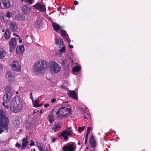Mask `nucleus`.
<instances>
[{
	"label": "nucleus",
	"instance_id": "nucleus-1",
	"mask_svg": "<svg viewBox=\"0 0 151 151\" xmlns=\"http://www.w3.org/2000/svg\"><path fill=\"white\" fill-rule=\"evenodd\" d=\"M23 106V102L21 98L19 96L13 97L11 101L10 109L12 112H18L20 111Z\"/></svg>",
	"mask_w": 151,
	"mask_h": 151
},
{
	"label": "nucleus",
	"instance_id": "nucleus-2",
	"mask_svg": "<svg viewBox=\"0 0 151 151\" xmlns=\"http://www.w3.org/2000/svg\"><path fill=\"white\" fill-rule=\"evenodd\" d=\"M46 62L42 60H39L34 65L33 69L35 72L42 73L46 67Z\"/></svg>",
	"mask_w": 151,
	"mask_h": 151
},
{
	"label": "nucleus",
	"instance_id": "nucleus-3",
	"mask_svg": "<svg viewBox=\"0 0 151 151\" xmlns=\"http://www.w3.org/2000/svg\"><path fill=\"white\" fill-rule=\"evenodd\" d=\"M51 65L50 71L54 73L59 72L61 70L60 66L55 62H52Z\"/></svg>",
	"mask_w": 151,
	"mask_h": 151
},
{
	"label": "nucleus",
	"instance_id": "nucleus-4",
	"mask_svg": "<svg viewBox=\"0 0 151 151\" xmlns=\"http://www.w3.org/2000/svg\"><path fill=\"white\" fill-rule=\"evenodd\" d=\"M75 143H68L64 145L62 147L63 151H74L75 148L74 146Z\"/></svg>",
	"mask_w": 151,
	"mask_h": 151
},
{
	"label": "nucleus",
	"instance_id": "nucleus-5",
	"mask_svg": "<svg viewBox=\"0 0 151 151\" xmlns=\"http://www.w3.org/2000/svg\"><path fill=\"white\" fill-rule=\"evenodd\" d=\"M8 121H6L5 119H0V134L1 133L6 127L8 126L9 122V119L8 118Z\"/></svg>",
	"mask_w": 151,
	"mask_h": 151
},
{
	"label": "nucleus",
	"instance_id": "nucleus-6",
	"mask_svg": "<svg viewBox=\"0 0 151 151\" xmlns=\"http://www.w3.org/2000/svg\"><path fill=\"white\" fill-rule=\"evenodd\" d=\"M11 67L12 69L15 71L19 72L21 71V66L18 62L17 61H14L12 62Z\"/></svg>",
	"mask_w": 151,
	"mask_h": 151
},
{
	"label": "nucleus",
	"instance_id": "nucleus-7",
	"mask_svg": "<svg viewBox=\"0 0 151 151\" xmlns=\"http://www.w3.org/2000/svg\"><path fill=\"white\" fill-rule=\"evenodd\" d=\"M32 6L34 9L40 12H44L46 10L45 6L38 3H37Z\"/></svg>",
	"mask_w": 151,
	"mask_h": 151
},
{
	"label": "nucleus",
	"instance_id": "nucleus-8",
	"mask_svg": "<svg viewBox=\"0 0 151 151\" xmlns=\"http://www.w3.org/2000/svg\"><path fill=\"white\" fill-rule=\"evenodd\" d=\"M62 125V124L61 122H55L54 124L52 125L51 128L54 132H56L59 130L61 128Z\"/></svg>",
	"mask_w": 151,
	"mask_h": 151
},
{
	"label": "nucleus",
	"instance_id": "nucleus-9",
	"mask_svg": "<svg viewBox=\"0 0 151 151\" xmlns=\"http://www.w3.org/2000/svg\"><path fill=\"white\" fill-rule=\"evenodd\" d=\"M1 2L3 4L2 6H1V9L8 8L11 6L10 2L9 0H2Z\"/></svg>",
	"mask_w": 151,
	"mask_h": 151
},
{
	"label": "nucleus",
	"instance_id": "nucleus-10",
	"mask_svg": "<svg viewBox=\"0 0 151 151\" xmlns=\"http://www.w3.org/2000/svg\"><path fill=\"white\" fill-rule=\"evenodd\" d=\"M12 93H6L3 96V99L6 103H8L12 98Z\"/></svg>",
	"mask_w": 151,
	"mask_h": 151
},
{
	"label": "nucleus",
	"instance_id": "nucleus-11",
	"mask_svg": "<svg viewBox=\"0 0 151 151\" xmlns=\"http://www.w3.org/2000/svg\"><path fill=\"white\" fill-rule=\"evenodd\" d=\"M9 28L13 32H16L18 30V28L16 23L12 22L9 24Z\"/></svg>",
	"mask_w": 151,
	"mask_h": 151
},
{
	"label": "nucleus",
	"instance_id": "nucleus-12",
	"mask_svg": "<svg viewBox=\"0 0 151 151\" xmlns=\"http://www.w3.org/2000/svg\"><path fill=\"white\" fill-rule=\"evenodd\" d=\"M67 106L66 105H63L60 108L62 112L61 113V115L64 113L67 112V111L69 112L70 114H72L73 112L72 110L70 109L66 108Z\"/></svg>",
	"mask_w": 151,
	"mask_h": 151
},
{
	"label": "nucleus",
	"instance_id": "nucleus-13",
	"mask_svg": "<svg viewBox=\"0 0 151 151\" xmlns=\"http://www.w3.org/2000/svg\"><path fill=\"white\" fill-rule=\"evenodd\" d=\"M6 76L9 81H13L15 80L14 77L11 71H8L6 73Z\"/></svg>",
	"mask_w": 151,
	"mask_h": 151
},
{
	"label": "nucleus",
	"instance_id": "nucleus-14",
	"mask_svg": "<svg viewBox=\"0 0 151 151\" xmlns=\"http://www.w3.org/2000/svg\"><path fill=\"white\" fill-rule=\"evenodd\" d=\"M60 31L61 35L63 37L65 40L68 41V43H70V40L69 39V36L66 33V32L65 30L62 29H61Z\"/></svg>",
	"mask_w": 151,
	"mask_h": 151
},
{
	"label": "nucleus",
	"instance_id": "nucleus-15",
	"mask_svg": "<svg viewBox=\"0 0 151 151\" xmlns=\"http://www.w3.org/2000/svg\"><path fill=\"white\" fill-rule=\"evenodd\" d=\"M89 142L90 146L93 148H94L97 145L94 139V137L93 135H92L90 138Z\"/></svg>",
	"mask_w": 151,
	"mask_h": 151
},
{
	"label": "nucleus",
	"instance_id": "nucleus-16",
	"mask_svg": "<svg viewBox=\"0 0 151 151\" xmlns=\"http://www.w3.org/2000/svg\"><path fill=\"white\" fill-rule=\"evenodd\" d=\"M72 135L71 132L66 130L63 131L61 134V136L63 137L65 140H67L68 139V136H71Z\"/></svg>",
	"mask_w": 151,
	"mask_h": 151
},
{
	"label": "nucleus",
	"instance_id": "nucleus-17",
	"mask_svg": "<svg viewBox=\"0 0 151 151\" xmlns=\"http://www.w3.org/2000/svg\"><path fill=\"white\" fill-rule=\"evenodd\" d=\"M16 44L17 41L15 38H12L9 42V46L12 49H14V47L16 45Z\"/></svg>",
	"mask_w": 151,
	"mask_h": 151
},
{
	"label": "nucleus",
	"instance_id": "nucleus-18",
	"mask_svg": "<svg viewBox=\"0 0 151 151\" xmlns=\"http://www.w3.org/2000/svg\"><path fill=\"white\" fill-rule=\"evenodd\" d=\"M24 50V47L22 45L18 47H17L16 49V53L18 55H21L23 52Z\"/></svg>",
	"mask_w": 151,
	"mask_h": 151
},
{
	"label": "nucleus",
	"instance_id": "nucleus-19",
	"mask_svg": "<svg viewBox=\"0 0 151 151\" xmlns=\"http://www.w3.org/2000/svg\"><path fill=\"white\" fill-rule=\"evenodd\" d=\"M29 137L28 136H27V137L22 139L23 142L21 150H23L25 148V147L27 146V144L28 143V138Z\"/></svg>",
	"mask_w": 151,
	"mask_h": 151
},
{
	"label": "nucleus",
	"instance_id": "nucleus-20",
	"mask_svg": "<svg viewBox=\"0 0 151 151\" xmlns=\"http://www.w3.org/2000/svg\"><path fill=\"white\" fill-rule=\"evenodd\" d=\"M6 114L3 110H0V119H5L8 121V118L5 116Z\"/></svg>",
	"mask_w": 151,
	"mask_h": 151
},
{
	"label": "nucleus",
	"instance_id": "nucleus-21",
	"mask_svg": "<svg viewBox=\"0 0 151 151\" xmlns=\"http://www.w3.org/2000/svg\"><path fill=\"white\" fill-rule=\"evenodd\" d=\"M68 95L70 97L74 99L75 100L78 99L76 93L73 91H70L68 93Z\"/></svg>",
	"mask_w": 151,
	"mask_h": 151
},
{
	"label": "nucleus",
	"instance_id": "nucleus-22",
	"mask_svg": "<svg viewBox=\"0 0 151 151\" xmlns=\"http://www.w3.org/2000/svg\"><path fill=\"white\" fill-rule=\"evenodd\" d=\"M47 119L50 124H52L55 121V118L53 114H50L48 116Z\"/></svg>",
	"mask_w": 151,
	"mask_h": 151
},
{
	"label": "nucleus",
	"instance_id": "nucleus-23",
	"mask_svg": "<svg viewBox=\"0 0 151 151\" xmlns=\"http://www.w3.org/2000/svg\"><path fill=\"white\" fill-rule=\"evenodd\" d=\"M10 33L9 30L8 28L6 29L4 35V37L5 39H8L10 37Z\"/></svg>",
	"mask_w": 151,
	"mask_h": 151
},
{
	"label": "nucleus",
	"instance_id": "nucleus-24",
	"mask_svg": "<svg viewBox=\"0 0 151 151\" xmlns=\"http://www.w3.org/2000/svg\"><path fill=\"white\" fill-rule=\"evenodd\" d=\"M11 86L10 85H8L6 86L4 89V91L6 93H12L11 92Z\"/></svg>",
	"mask_w": 151,
	"mask_h": 151
},
{
	"label": "nucleus",
	"instance_id": "nucleus-25",
	"mask_svg": "<svg viewBox=\"0 0 151 151\" xmlns=\"http://www.w3.org/2000/svg\"><path fill=\"white\" fill-rule=\"evenodd\" d=\"M30 8L27 6L26 5L23 6L22 10L23 12L25 14H27L30 12Z\"/></svg>",
	"mask_w": 151,
	"mask_h": 151
},
{
	"label": "nucleus",
	"instance_id": "nucleus-26",
	"mask_svg": "<svg viewBox=\"0 0 151 151\" xmlns=\"http://www.w3.org/2000/svg\"><path fill=\"white\" fill-rule=\"evenodd\" d=\"M52 24L54 30L57 32L60 29L59 25L53 21H52Z\"/></svg>",
	"mask_w": 151,
	"mask_h": 151
},
{
	"label": "nucleus",
	"instance_id": "nucleus-27",
	"mask_svg": "<svg viewBox=\"0 0 151 151\" xmlns=\"http://www.w3.org/2000/svg\"><path fill=\"white\" fill-rule=\"evenodd\" d=\"M6 53V52L4 49L0 47V59L4 58L5 56Z\"/></svg>",
	"mask_w": 151,
	"mask_h": 151
},
{
	"label": "nucleus",
	"instance_id": "nucleus-28",
	"mask_svg": "<svg viewBox=\"0 0 151 151\" xmlns=\"http://www.w3.org/2000/svg\"><path fill=\"white\" fill-rule=\"evenodd\" d=\"M41 24V20L37 19L34 24V26L36 28H39L40 27Z\"/></svg>",
	"mask_w": 151,
	"mask_h": 151
},
{
	"label": "nucleus",
	"instance_id": "nucleus-29",
	"mask_svg": "<svg viewBox=\"0 0 151 151\" xmlns=\"http://www.w3.org/2000/svg\"><path fill=\"white\" fill-rule=\"evenodd\" d=\"M33 124L31 122H28L26 123V126L28 129H31L33 127Z\"/></svg>",
	"mask_w": 151,
	"mask_h": 151
},
{
	"label": "nucleus",
	"instance_id": "nucleus-30",
	"mask_svg": "<svg viewBox=\"0 0 151 151\" xmlns=\"http://www.w3.org/2000/svg\"><path fill=\"white\" fill-rule=\"evenodd\" d=\"M40 151H48L47 149L42 145H40L38 147Z\"/></svg>",
	"mask_w": 151,
	"mask_h": 151
},
{
	"label": "nucleus",
	"instance_id": "nucleus-31",
	"mask_svg": "<svg viewBox=\"0 0 151 151\" xmlns=\"http://www.w3.org/2000/svg\"><path fill=\"white\" fill-rule=\"evenodd\" d=\"M81 69L79 66H76L73 69V71L74 72H78Z\"/></svg>",
	"mask_w": 151,
	"mask_h": 151
},
{
	"label": "nucleus",
	"instance_id": "nucleus-32",
	"mask_svg": "<svg viewBox=\"0 0 151 151\" xmlns=\"http://www.w3.org/2000/svg\"><path fill=\"white\" fill-rule=\"evenodd\" d=\"M5 16L8 18H11L12 17V14L10 12L8 11L6 13Z\"/></svg>",
	"mask_w": 151,
	"mask_h": 151
},
{
	"label": "nucleus",
	"instance_id": "nucleus-33",
	"mask_svg": "<svg viewBox=\"0 0 151 151\" xmlns=\"http://www.w3.org/2000/svg\"><path fill=\"white\" fill-rule=\"evenodd\" d=\"M39 102L38 100L37 99H36L35 100V103H34V106L36 107H39L41 106V105H38Z\"/></svg>",
	"mask_w": 151,
	"mask_h": 151
},
{
	"label": "nucleus",
	"instance_id": "nucleus-34",
	"mask_svg": "<svg viewBox=\"0 0 151 151\" xmlns=\"http://www.w3.org/2000/svg\"><path fill=\"white\" fill-rule=\"evenodd\" d=\"M65 50V47H62L61 49L59 51V52H61L62 53L63 52H64Z\"/></svg>",
	"mask_w": 151,
	"mask_h": 151
},
{
	"label": "nucleus",
	"instance_id": "nucleus-35",
	"mask_svg": "<svg viewBox=\"0 0 151 151\" xmlns=\"http://www.w3.org/2000/svg\"><path fill=\"white\" fill-rule=\"evenodd\" d=\"M84 127H79L78 128V131L80 132L81 131H83L84 130Z\"/></svg>",
	"mask_w": 151,
	"mask_h": 151
},
{
	"label": "nucleus",
	"instance_id": "nucleus-36",
	"mask_svg": "<svg viewBox=\"0 0 151 151\" xmlns=\"http://www.w3.org/2000/svg\"><path fill=\"white\" fill-rule=\"evenodd\" d=\"M88 135H89V134H86V135L85 139V144H86V143H87V141L88 137Z\"/></svg>",
	"mask_w": 151,
	"mask_h": 151
},
{
	"label": "nucleus",
	"instance_id": "nucleus-37",
	"mask_svg": "<svg viewBox=\"0 0 151 151\" xmlns=\"http://www.w3.org/2000/svg\"><path fill=\"white\" fill-rule=\"evenodd\" d=\"M61 112H62L60 108H59V110H58L56 112V114L58 115L60 114V113L61 114Z\"/></svg>",
	"mask_w": 151,
	"mask_h": 151
},
{
	"label": "nucleus",
	"instance_id": "nucleus-38",
	"mask_svg": "<svg viewBox=\"0 0 151 151\" xmlns=\"http://www.w3.org/2000/svg\"><path fill=\"white\" fill-rule=\"evenodd\" d=\"M71 114H70L69 112H68V113H66L65 115H62L63 117H68Z\"/></svg>",
	"mask_w": 151,
	"mask_h": 151
},
{
	"label": "nucleus",
	"instance_id": "nucleus-39",
	"mask_svg": "<svg viewBox=\"0 0 151 151\" xmlns=\"http://www.w3.org/2000/svg\"><path fill=\"white\" fill-rule=\"evenodd\" d=\"M91 127H88L87 129L86 134H89V133H90V132L91 130Z\"/></svg>",
	"mask_w": 151,
	"mask_h": 151
},
{
	"label": "nucleus",
	"instance_id": "nucleus-40",
	"mask_svg": "<svg viewBox=\"0 0 151 151\" xmlns=\"http://www.w3.org/2000/svg\"><path fill=\"white\" fill-rule=\"evenodd\" d=\"M55 43L58 45H59V40H58V38H55Z\"/></svg>",
	"mask_w": 151,
	"mask_h": 151
},
{
	"label": "nucleus",
	"instance_id": "nucleus-41",
	"mask_svg": "<svg viewBox=\"0 0 151 151\" xmlns=\"http://www.w3.org/2000/svg\"><path fill=\"white\" fill-rule=\"evenodd\" d=\"M66 61H67L66 60H63L61 63V65H65V63L66 62Z\"/></svg>",
	"mask_w": 151,
	"mask_h": 151
},
{
	"label": "nucleus",
	"instance_id": "nucleus-42",
	"mask_svg": "<svg viewBox=\"0 0 151 151\" xmlns=\"http://www.w3.org/2000/svg\"><path fill=\"white\" fill-rule=\"evenodd\" d=\"M59 39H60V45H61V44L62 45H63V41L62 39L60 37Z\"/></svg>",
	"mask_w": 151,
	"mask_h": 151
},
{
	"label": "nucleus",
	"instance_id": "nucleus-43",
	"mask_svg": "<svg viewBox=\"0 0 151 151\" xmlns=\"http://www.w3.org/2000/svg\"><path fill=\"white\" fill-rule=\"evenodd\" d=\"M56 101V99L55 98H53L51 100V102L52 103H54Z\"/></svg>",
	"mask_w": 151,
	"mask_h": 151
},
{
	"label": "nucleus",
	"instance_id": "nucleus-44",
	"mask_svg": "<svg viewBox=\"0 0 151 151\" xmlns=\"http://www.w3.org/2000/svg\"><path fill=\"white\" fill-rule=\"evenodd\" d=\"M4 15L3 14H0V18L1 19H4Z\"/></svg>",
	"mask_w": 151,
	"mask_h": 151
},
{
	"label": "nucleus",
	"instance_id": "nucleus-45",
	"mask_svg": "<svg viewBox=\"0 0 151 151\" xmlns=\"http://www.w3.org/2000/svg\"><path fill=\"white\" fill-rule=\"evenodd\" d=\"M31 141V143L30 144V146H32V145H34L35 143H34V142H33L32 141Z\"/></svg>",
	"mask_w": 151,
	"mask_h": 151
},
{
	"label": "nucleus",
	"instance_id": "nucleus-46",
	"mask_svg": "<svg viewBox=\"0 0 151 151\" xmlns=\"http://www.w3.org/2000/svg\"><path fill=\"white\" fill-rule=\"evenodd\" d=\"M20 145L19 144V143H17L15 145V146L16 147H18L20 146Z\"/></svg>",
	"mask_w": 151,
	"mask_h": 151
},
{
	"label": "nucleus",
	"instance_id": "nucleus-47",
	"mask_svg": "<svg viewBox=\"0 0 151 151\" xmlns=\"http://www.w3.org/2000/svg\"><path fill=\"white\" fill-rule=\"evenodd\" d=\"M13 35L14 36H16L17 37H18V38H20V37H19V36L18 35H17L15 33H14L13 34Z\"/></svg>",
	"mask_w": 151,
	"mask_h": 151
},
{
	"label": "nucleus",
	"instance_id": "nucleus-48",
	"mask_svg": "<svg viewBox=\"0 0 151 151\" xmlns=\"http://www.w3.org/2000/svg\"><path fill=\"white\" fill-rule=\"evenodd\" d=\"M50 105L49 104H46L44 105V107H47L49 106Z\"/></svg>",
	"mask_w": 151,
	"mask_h": 151
},
{
	"label": "nucleus",
	"instance_id": "nucleus-49",
	"mask_svg": "<svg viewBox=\"0 0 151 151\" xmlns=\"http://www.w3.org/2000/svg\"><path fill=\"white\" fill-rule=\"evenodd\" d=\"M72 128L71 127H70L68 128V129H69V130L70 132H71V133H73V131H72V129H71Z\"/></svg>",
	"mask_w": 151,
	"mask_h": 151
},
{
	"label": "nucleus",
	"instance_id": "nucleus-50",
	"mask_svg": "<svg viewBox=\"0 0 151 151\" xmlns=\"http://www.w3.org/2000/svg\"><path fill=\"white\" fill-rule=\"evenodd\" d=\"M74 4L75 5H77L78 4V2L76 1H75L74 2Z\"/></svg>",
	"mask_w": 151,
	"mask_h": 151
},
{
	"label": "nucleus",
	"instance_id": "nucleus-51",
	"mask_svg": "<svg viewBox=\"0 0 151 151\" xmlns=\"http://www.w3.org/2000/svg\"><path fill=\"white\" fill-rule=\"evenodd\" d=\"M3 69V67L0 64V71H1V70Z\"/></svg>",
	"mask_w": 151,
	"mask_h": 151
},
{
	"label": "nucleus",
	"instance_id": "nucleus-52",
	"mask_svg": "<svg viewBox=\"0 0 151 151\" xmlns=\"http://www.w3.org/2000/svg\"><path fill=\"white\" fill-rule=\"evenodd\" d=\"M19 43H21L22 42V39L20 38H20H19Z\"/></svg>",
	"mask_w": 151,
	"mask_h": 151
},
{
	"label": "nucleus",
	"instance_id": "nucleus-53",
	"mask_svg": "<svg viewBox=\"0 0 151 151\" xmlns=\"http://www.w3.org/2000/svg\"><path fill=\"white\" fill-rule=\"evenodd\" d=\"M69 48L71 49H72V48H73V46L72 45H69Z\"/></svg>",
	"mask_w": 151,
	"mask_h": 151
},
{
	"label": "nucleus",
	"instance_id": "nucleus-54",
	"mask_svg": "<svg viewBox=\"0 0 151 151\" xmlns=\"http://www.w3.org/2000/svg\"><path fill=\"white\" fill-rule=\"evenodd\" d=\"M61 7L60 6L57 9V10L58 11H61Z\"/></svg>",
	"mask_w": 151,
	"mask_h": 151
},
{
	"label": "nucleus",
	"instance_id": "nucleus-55",
	"mask_svg": "<svg viewBox=\"0 0 151 151\" xmlns=\"http://www.w3.org/2000/svg\"><path fill=\"white\" fill-rule=\"evenodd\" d=\"M33 97V96H32V93H31L30 94V98H32Z\"/></svg>",
	"mask_w": 151,
	"mask_h": 151
},
{
	"label": "nucleus",
	"instance_id": "nucleus-56",
	"mask_svg": "<svg viewBox=\"0 0 151 151\" xmlns=\"http://www.w3.org/2000/svg\"><path fill=\"white\" fill-rule=\"evenodd\" d=\"M4 106L6 107L7 109H8L9 107V106L8 104Z\"/></svg>",
	"mask_w": 151,
	"mask_h": 151
},
{
	"label": "nucleus",
	"instance_id": "nucleus-57",
	"mask_svg": "<svg viewBox=\"0 0 151 151\" xmlns=\"http://www.w3.org/2000/svg\"><path fill=\"white\" fill-rule=\"evenodd\" d=\"M55 139L54 138L52 139V142H55Z\"/></svg>",
	"mask_w": 151,
	"mask_h": 151
},
{
	"label": "nucleus",
	"instance_id": "nucleus-58",
	"mask_svg": "<svg viewBox=\"0 0 151 151\" xmlns=\"http://www.w3.org/2000/svg\"><path fill=\"white\" fill-rule=\"evenodd\" d=\"M2 3V2H1L0 1V8H1V4Z\"/></svg>",
	"mask_w": 151,
	"mask_h": 151
},
{
	"label": "nucleus",
	"instance_id": "nucleus-59",
	"mask_svg": "<svg viewBox=\"0 0 151 151\" xmlns=\"http://www.w3.org/2000/svg\"><path fill=\"white\" fill-rule=\"evenodd\" d=\"M31 100H32V101H33V100H34V99H33V97H32V98H31Z\"/></svg>",
	"mask_w": 151,
	"mask_h": 151
},
{
	"label": "nucleus",
	"instance_id": "nucleus-60",
	"mask_svg": "<svg viewBox=\"0 0 151 151\" xmlns=\"http://www.w3.org/2000/svg\"><path fill=\"white\" fill-rule=\"evenodd\" d=\"M3 105L4 106L5 105L4 102H3Z\"/></svg>",
	"mask_w": 151,
	"mask_h": 151
},
{
	"label": "nucleus",
	"instance_id": "nucleus-61",
	"mask_svg": "<svg viewBox=\"0 0 151 151\" xmlns=\"http://www.w3.org/2000/svg\"><path fill=\"white\" fill-rule=\"evenodd\" d=\"M12 49L11 48V49H10V52H12Z\"/></svg>",
	"mask_w": 151,
	"mask_h": 151
},
{
	"label": "nucleus",
	"instance_id": "nucleus-62",
	"mask_svg": "<svg viewBox=\"0 0 151 151\" xmlns=\"http://www.w3.org/2000/svg\"><path fill=\"white\" fill-rule=\"evenodd\" d=\"M81 145V143L80 142H79L78 144V145Z\"/></svg>",
	"mask_w": 151,
	"mask_h": 151
},
{
	"label": "nucleus",
	"instance_id": "nucleus-63",
	"mask_svg": "<svg viewBox=\"0 0 151 151\" xmlns=\"http://www.w3.org/2000/svg\"><path fill=\"white\" fill-rule=\"evenodd\" d=\"M68 103V101H65V102H63V103Z\"/></svg>",
	"mask_w": 151,
	"mask_h": 151
},
{
	"label": "nucleus",
	"instance_id": "nucleus-64",
	"mask_svg": "<svg viewBox=\"0 0 151 151\" xmlns=\"http://www.w3.org/2000/svg\"><path fill=\"white\" fill-rule=\"evenodd\" d=\"M83 118L84 119H87V117L86 116H84Z\"/></svg>",
	"mask_w": 151,
	"mask_h": 151
}]
</instances>
